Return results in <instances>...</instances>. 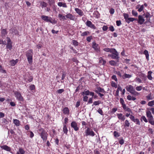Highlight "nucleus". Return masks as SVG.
Masks as SVG:
<instances>
[{
    "mask_svg": "<svg viewBox=\"0 0 154 154\" xmlns=\"http://www.w3.org/2000/svg\"><path fill=\"white\" fill-rule=\"evenodd\" d=\"M130 125V123L129 122V121L127 120H125V122H124V127H129Z\"/></svg>",
    "mask_w": 154,
    "mask_h": 154,
    "instance_id": "c756f323",
    "label": "nucleus"
},
{
    "mask_svg": "<svg viewBox=\"0 0 154 154\" xmlns=\"http://www.w3.org/2000/svg\"><path fill=\"white\" fill-rule=\"evenodd\" d=\"M93 47L96 50H97L98 49V45L96 44L95 42H94L93 44Z\"/></svg>",
    "mask_w": 154,
    "mask_h": 154,
    "instance_id": "473e14b6",
    "label": "nucleus"
},
{
    "mask_svg": "<svg viewBox=\"0 0 154 154\" xmlns=\"http://www.w3.org/2000/svg\"><path fill=\"white\" fill-rule=\"evenodd\" d=\"M125 88L127 91L130 92L131 93L134 90L133 87L131 85H128Z\"/></svg>",
    "mask_w": 154,
    "mask_h": 154,
    "instance_id": "9d476101",
    "label": "nucleus"
},
{
    "mask_svg": "<svg viewBox=\"0 0 154 154\" xmlns=\"http://www.w3.org/2000/svg\"><path fill=\"white\" fill-rule=\"evenodd\" d=\"M143 88V87L141 86H138L136 88V89L137 91H141Z\"/></svg>",
    "mask_w": 154,
    "mask_h": 154,
    "instance_id": "864d4df0",
    "label": "nucleus"
},
{
    "mask_svg": "<svg viewBox=\"0 0 154 154\" xmlns=\"http://www.w3.org/2000/svg\"><path fill=\"white\" fill-rule=\"evenodd\" d=\"M119 90H120V91H122V88H121V87H119L117 89V90L116 91V96H118L119 91Z\"/></svg>",
    "mask_w": 154,
    "mask_h": 154,
    "instance_id": "c03bdc74",
    "label": "nucleus"
},
{
    "mask_svg": "<svg viewBox=\"0 0 154 154\" xmlns=\"http://www.w3.org/2000/svg\"><path fill=\"white\" fill-rule=\"evenodd\" d=\"M41 5H42V8L46 7L48 5V4L45 2H42L41 3Z\"/></svg>",
    "mask_w": 154,
    "mask_h": 154,
    "instance_id": "a18cd8bd",
    "label": "nucleus"
},
{
    "mask_svg": "<svg viewBox=\"0 0 154 154\" xmlns=\"http://www.w3.org/2000/svg\"><path fill=\"white\" fill-rule=\"evenodd\" d=\"M1 147L2 149L4 150H5L6 151H10L11 150V148L9 147L7 145H4L1 146Z\"/></svg>",
    "mask_w": 154,
    "mask_h": 154,
    "instance_id": "6ab92c4d",
    "label": "nucleus"
},
{
    "mask_svg": "<svg viewBox=\"0 0 154 154\" xmlns=\"http://www.w3.org/2000/svg\"><path fill=\"white\" fill-rule=\"evenodd\" d=\"M152 72L151 71H149L148 72V75L147 77L148 79L150 80H152V77L151 75V74L152 73Z\"/></svg>",
    "mask_w": 154,
    "mask_h": 154,
    "instance_id": "c9c22d12",
    "label": "nucleus"
},
{
    "mask_svg": "<svg viewBox=\"0 0 154 154\" xmlns=\"http://www.w3.org/2000/svg\"><path fill=\"white\" fill-rule=\"evenodd\" d=\"M130 119L132 121L135 123L137 124L140 125L139 120L137 119H136L133 116H131Z\"/></svg>",
    "mask_w": 154,
    "mask_h": 154,
    "instance_id": "1a4fd4ad",
    "label": "nucleus"
},
{
    "mask_svg": "<svg viewBox=\"0 0 154 154\" xmlns=\"http://www.w3.org/2000/svg\"><path fill=\"white\" fill-rule=\"evenodd\" d=\"M146 97L147 100H152L153 99V97L152 96L151 93L149 94L147 96H146Z\"/></svg>",
    "mask_w": 154,
    "mask_h": 154,
    "instance_id": "b1692460",
    "label": "nucleus"
},
{
    "mask_svg": "<svg viewBox=\"0 0 154 154\" xmlns=\"http://www.w3.org/2000/svg\"><path fill=\"white\" fill-rule=\"evenodd\" d=\"M122 107L125 111H127L128 112H131V109L127 107L125 105H124L123 106H122Z\"/></svg>",
    "mask_w": 154,
    "mask_h": 154,
    "instance_id": "7c9ffc66",
    "label": "nucleus"
},
{
    "mask_svg": "<svg viewBox=\"0 0 154 154\" xmlns=\"http://www.w3.org/2000/svg\"><path fill=\"white\" fill-rule=\"evenodd\" d=\"M13 123L17 126H19L20 125V122L17 119H14Z\"/></svg>",
    "mask_w": 154,
    "mask_h": 154,
    "instance_id": "aec40b11",
    "label": "nucleus"
},
{
    "mask_svg": "<svg viewBox=\"0 0 154 154\" xmlns=\"http://www.w3.org/2000/svg\"><path fill=\"white\" fill-rule=\"evenodd\" d=\"M7 34V32L6 30L5 29H4L2 30L1 31V34L2 36H5V35Z\"/></svg>",
    "mask_w": 154,
    "mask_h": 154,
    "instance_id": "2f4dec72",
    "label": "nucleus"
},
{
    "mask_svg": "<svg viewBox=\"0 0 154 154\" xmlns=\"http://www.w3.org/2000/svg\"><path fill=\"white\" fill-rule=\"evenodd\" d=\"M148 120L149 123L154 126V120L153 119V118L149 119Z\"/></svg>",
    "mask_w": 154,
    "mask_h": 154,
    "instance_id": "79ce46f5",
    "label": "nucleus"
},
{
    "mask_svg": "<svg viewBox=\"0 0 154 154\" xmlns=\"http://www.w3.org/2000/svg\"><path fill=\"white\" fill-rule=\"evenodd\" d=\"M63 112L64 114L69 115V110L68 107H66L63 109Z\"/></svg>",
    "mask_w": 154,
    "mask_h": 154,
    "instance_id": "dca6fc26",
    "label": "nucleus"
},
{
    "mask_svg": "<svg viewBox=\"0 0 154 154\" xmlns=\"http://www.w3.org/2000/svg\"><path fill=\"white\" fill-rule=\"evenodd\" d=\"M154 105V100H152L149 102L148 103V105L150 106H152Z\"/></svg>",
    "mask_w": 154,
    "mask_h": 154,
    "instance_id": "a19ab883",
    "label": "nucleus"
},
{
    "mask_svg": "<svg viewBox=\"0 0 154 154\" xmlns=\"http://www.w3.org/2000/svg\"><path fill=\"white\" fill-rule=\"evenodd\" d=\"M140 120L141 122L143 120L146 122H148V121L146 118L144 116H143L141 117Z\"/></svg>",
    "mask_w": 154,
    "mask_h": 154,
    "instance_id": "4c0bfd02",
    "label": "nucleus"
},
{
    "mask_svg": "<svg viewBox=\"0 0 154 154\" xmlns=\"http://www.w3.org/2000/svg\"><path fill=\"white\" fill-rule=\"evenodd\" d=\"M132 14L133 16H134L135 17H137V14H138L137 13L136 11H135L134 10L132 11Z\"/></svg>",
    "mask_w": 154,
    "mask_h": 154,
    "instance_id": "603ef678",
    "label": "nucleus"
},
{
    "mask_svg": "<svg viewBox=\"0 0 154 154\" xmlns=\"http://www.w3.org/2000/svg\"><path fill=\"white\" fill-rule=\"evenodd\" d=\"M135 81L139 83H140L142 82L141 80L139 78H136L134 79Z\"/></svg>",
    "mask_w": 154,
    "mask_h": 154,
    "instance_id": "de8ad7c7",
    "label": "nucleus"
},
{
    "mask_svg": "<svg viewBox=\"0 0 154 154\" xmlns=\"http://www.w3.org/2000/svg\"><path fill=\"white\" fill-rule=\"evenodd\" d=\"M94 91L97 94L100 93V92L104 93L105 91L103 88H102L100 87H97Z\"/></svg>",
    "mask_w": 154,
    "mask_h": 154,
    "instance_id": "9b49d317",
    "label": "nucleus"
},
{
    "mask_svg": "<svg viewBox=\"0 0 154 154\" xmlns=\"http://www.w3.org/2000/svg\"><path fill=\"white\" fill-rule=\"evenodd\" d=\"M30 89L31 90H34L35 89V86L33 85H31L30 86Z\"/></svg>",
    "mask_w": 154,
    "mask_h": 154,
    "instance_id": "052dcab7",
    "label": "nucleus"
},
{
    "mask_svg": "<svg viewBox=\"0 0 154 154\" xmlns=\"http://www.w3.org/2000/svg\"><path fill=\"white\" fill-rule=\"evenodd\" d=\"M92 39V36H88L87 38V40L88 42H91V40Z\"/></svg>",
    "mask_w": 154,
    "mask_h": 154,
    "instance_id": "0e129e2a",
    "label": "nucleus"
},
{
    "mask_svg": "<svg viewBox=\"0 0 154 154\" xmlns=\"http://www.w3.org/2000/svg\"><path fill=\"white\" fill-rule=\"evenodd\" d=\"M33 52L32 50H29L26 52V57H32Z\"/></svg>",
    "mask_w": 154,
    "mask_h": 154,
    "instance_id": "2eb2a0df",
    "label": "nucleus"
},
{
    "mask_svg": "<svg viewBox=\"0 0 154 154\" xmlns=\"http://www.w3.org/2000/svg\"><path fill=\"white\" fill-rule=\"evenodd\" d=\"M18 152L21 154H24L25 152L24 150L22 148H20L19 149Z\"/></svg>",
    "mask_w": 154,
    "mask_h": 154,
    "instance_id": "09e8293b",
    "label": "nucleus"
},
{
    "mask_svg": "<svg viewBox=\"0 0 154 154\" xmlns=\"http://www.w3.org/2000/svg\"><path fill=\"white\" fill-rule=\"evenodd\" d=\"M111 85L112 87H114L115 88H117V85L116 84V83L114 82H111Z\"/></svg>",
    "mask_w": 154,
    "mask_h": 154,
    "instance_id": "6e6d98bb",
    "label": "nucleus"
},
{
    "mask_svg": "<svg viewBox=\"0 0 154 154\" xmlns=\"http://www.w3.org/2000/svg\"><path fill=\"white\" fill-rule=\"evenodd\" d=\"M88 97L86 96H84L83 98V100L85 102H86L88 101Z\"/></svg>",
    "mask_w": 154,
    "mask_h": 154,
    "instance_id": "bf43d9fd",
    "label": "nucleus"
},
{
    "mask_svg": "<svg viewBox=\"0 0 154 154\" xmlns=\"http://www.w3.org/2000/svg\"><path fill=\"white\" fill-rule=\"evenodd\" d=\"M85 24L87 26L91 28L94 29H96V27L89 20L87 21L85 23Z\"/></svg>",
    "mask_w": 154,
    "mask_h": 154,
    "instance_id": "0eeeda50",
    "label": "nucleus"
},
{
    "mask_svg": "<svg viewBox=\"0 0 154 154\" xmlns=\"http://www.w3.org/2000/svg\"><path fill=\"white\" fill-rule=\"evenodd\" d=\"M18 59H16L15 60H12L10 61V64L12 66H14L18 62Z\"/></svg>",
    "mask_w": 154,
    "mask_h": 154,
    "instance_id": "5701e85b",
    "label": "nucleus"
},
{
    "mask_svg": "<svg viewBox=\"0 0 154 154\" xmlns=\"http://www.w3.org/2000/svg\"><path fill=\"white\" fill-rule=\"evenodd\" d=\"M63 131L65 134H67L68 130L67 128L66 125V124H63Z\"/></svg>",
    "mask_w": 154,
    "mask_h": 154,
    "instance_id": "bb28decb",
    "label": "nucleus"
},
{
    "mask_svg": "<svg viewBox=\"0 0 154 154\" xmlns=\"http://www.w3.org/2000/svg\"><path fill=\"white\" fill-rule=\"evenodd\" d=\"M131 94L136 96H137L139 94V93L135 91V89L131 92Z\"/></svg>",
    "mask_w": 154,
    "mask_h": 154,
    "instance_id": "3c124183",
    "label": "nucleus"
},
{
    "mask_svg": "<svg viewBox=\"0 0 154 154\" xmlns=\"http://www.w3.org/2000/svg\"><path fill=\"white\" fill-rule=\"evenodd\" d=\"M117 116L118 119L122 121H124L125 119V116L122 114L120 113L117 114Z\"/></svg>",
    "mask_w": 154,
    "mask_h": 154,
    "instance_id": "ddd939ff",
    "label": "nucleus"
},
{
    "mask_svg": "<svg viewBox=\"0 0 154 154\" xmlns=\"http://www.w3.org/2000/svg\"><path fill=\"white\" fill-rule=\"evenodd\" d=\"M58 16L60 20L62 19L63 20H66V18L65 17V16L63 15L62 14H59L58 15Z\"/></svg>",
    "mask_w": 154,
    "mask_h": 154,
    "instance_id": "c85d7f7f",
    "label": "nucleus"
},
{
    "mask_svg": "<svg viewBox=\"0 0 154 154\" xmlns=\"http://www.w3.org/2000/svg\"><path fill=\"white\" fill-rule=\"evenodd\" d=\"M75 10L76 12V13L78 14L80 16H82L83 15V12L81 10L77 8H75Z\"/></svg>",
    "mask_w": 154,
    "mask_h": 154,
    "instance_id": "4468645a",
    "label": "nucleus"
},
{
    "mask_svg": "<svg viewBox=\"0 0 154 154\" xmlns=\"http://www.w3.org/2000/svg\"><path fill=\"white\" fill-rule=\"evenodd\" d=\"M66 17L67 18L71 20H74L75 19L74 16L70 13H69L67 14L66 15Z\"/></svg>",
    "mask_w": 154,
    "mask_h": 154,
    "instance_id": "f8f14e48",
    "label": "nucleus"
},
{
    "mask_svg": "<svg viewBox=\"0 0 154 154\" xmlns=\"http://www.w3.org/2000/svg\"><path fill=\"white\" fill-rule=\"evenodd\" d=\"M101 103V101H100L99 100L94 101V102L93 103L92 105V106H93L94 105H98Z\"/></svg>",
    "mask_w": 154,
    "mask_h": 154,
    "instance_id": "e433bc0d",
    "label": "nucleus"
},
{
    "mask_svg": "<svg viewBox=\"0 0 154 154\" xmlns=\"http://www.w3.org/2000/svg\"><path fill=\"white\" fill-rule=\"evenodd\" d=\"M71 126L75 131L79 130V128L78 127V124L75 122H72L71 124Z\"/></svg>",
    "mask_w": 154,
    "mask_h": 154,
    "instance_id": "423d86ee",
    "label": "nucleus"
},
{
    "mask_svg": "<svg viewBox=\"0 0 154 154\" xmlns=\"http://www.w3.org/2000/svg\"><path fill=\"white\" fill-rule=\"evenodd\" d=\"M12 43H8L7 45V48L11 50L12 48Z\"/></svg>",
    "mask_w": 154,
    "mask_h": 154,
    "instance_id": "49530a36",
    "label": "nucleus"
},
{
    "mask_svg": "<svg viewBox=\"0 0 154 154\" xmlns=\"http://www.w3.org/2000/svg\"><path fill=\"white\" fill-rule=\"evenodd\" d=\"M114 48H105L103 49V50L106 52H110V53L113 52Z\"/></svg>",
    "mask_w": 154,
    "mask_h": 154,
    "instance_id": "cd10ccee",
    "label": "nucleus"
},
{
    "mask_svg": "<svg viewBox=\"0 0 154 154\" xmlns=\"http://www.w3.org/2000/svg\"><path fill=\"white\" fill-rule=\"evenodd\" d=\"M110 64L112 66H116L117 64V62H115L114 60H111L109 62Z\"/></svg>",
    "mask_w": 154,
    "mask_h": 154,
    "instance_id": "37998d69",
    "label": "nucleus"
},
{
    "mask_svg": "<svg viewBox=\"0 0 154 154\" xmlns=\"http://www.w3.org/2000/svg\"><path fill=\"white\" fill-rule=\"evenodd\" d=\"M116 23L117 25L118 26H120L121 24V22L120 20L116 21Z\"/></svg>",
    "mask_w": 154,
    "mask_h": 154,
    "instance_id": "e2e57ef3",
    "label": "nucleus"
},
{
    "mask_svg": "<svg viewBox=\"0 0 154 154\" xmlns=\"http://www.w3.org/2000/svg\"><path fill=\"white\" fill-rule=\"evenodd\" d=\"M111 78L112 79L115 80L116 82H117V78L116 76V75H113L112 76Z\"/></svg>",
    "mask_w": 154,
    "mask_h": 154,
    "instance_id": "13d9d810",
    "label": "nucleus"
},
{
    "mask_svg": "<svg viewBox=\"0 0 154 154\" xmlns=\"http://www.w3.org/2000/svg\"><path fill=\"white\" fill-rule=\"evenodd\" d=\"M119 143L121 145H122L124 143V141L123 139H121L119 140Z\"/></svg>",
    "mask_w": 154,
    "mask_h": 154,
    "instance_id": "69168bd1",
    "label": "nucleus"
},
{
    "mask_svg": "<svg viewBox=\"0 0 154 154\" xmlns=\"http://www.w3.org/2000/svg\"><path fill=\"white\" fill-rule=\"evenodd\" d=\"M64 91L63 89H60L57 90V92L59 94H61Z\"/></svg>",
    "mask_w": 154,
    "mask_h": 154,
    "instance_id": "680f3d73",
    "label": "nucleus"
},
{
    "mask_svg": "<svg viewBox=\"0 0 154 154\" xmlns=\"http://www.w3.org/2000/svg\"><path fill=\"white\" fill-rule=\"evenodd\" d=\"M146 115L147 117L148 118V119H149L153 118V116L151 114V112L149 110H147L146 111Z\"/></svg>",
    "mask_w": 154,
    "mask_h": 154,
    "instance_id": "f3484780",
    "label": "nucleus"
},
{
    "mask_svg": "<svg viewBox=\"0 0 154 154\" xmlns=\"http://www.w3.org/2000/svg\"><path fill=\"white\" fill-rule=\"evenodd\" d=\"M73 44L75 46H78V42L76 40H73L72 42Z\"/></svg>",
    "mask_w": 154,
    "mask_h": 154,
    "instance_id": "5fc2aeb1",
    "label": "nucleus"
},
{
    "mask_svg": "<svg viewBox=\"0 0 154 154\" xmlns=\"http://www.w3.org/2000/svg\"><path fill=\"white\" fill-rule=\"evenodd\" d=\"M143 54L145 55L146 59L147 60H148L149 59V54L148 51L147 50H145L144 51Z\"/></svg>",
    "mask_w": 154,
    "mask_h": 154,
    "instance_id": "393cba45",
    "label": "nucleus"
},
{
    "mask_svg": "<svg viewBox=\"0 0 154 154\" xmlns=\"http://www.w3.org/2000/svg\"><path fill=\"white\" fill-rule=\"evenodd\" d=\"M85 135L86 136L90 135L92 137L95 135L94 132L92 131L90 129L88 128L85 131Z\"/></svg>",
    "mask_w": 154,
    "mask_h": 154,
    "instance_id": "20e7f679",
    "label": "nucleus"
},
{
    "mask_svg": "<svg viewBox=\"0 0 154 154\" xmlns=\"http://www.w3.org/2000/svg\"><path fill=\"white\" fill-rule=\"evenodd\" d=\"M113 135L115 137H119L120 136L119 133L117 132L116 131H115L113 132Z\"/></svg>",
    "mask_w": 154,
    "mask_h": 154,
    "instance_id": "ea45409f",
    "label": "nucleus"
},
{
    "mask_svg": "<svg viewBox=\"0 0 154 154\" xmlns=\"http://www.w3.org/2000/svg\"><path fill=\"white\" fill-rule=\"evenodd\" d=\"M90 34V32L89 31H85L83 32H82L81 34V36H86L88 35H89Z\"/></svg>",
    "mask_w": 154,
    "mask_h": 154,
    "instance_id": "f704fd0d",
    "label": "nucleus"
},
{
    "mask_svg": "<svg viewBox=\"0 0 154 154\" xmlns=\"http://www.w3.org/2000/svg\"><path fill=\"white\" fill-rule=\"evenodd\" d=\"M38 132L43 141L46 142L48 136L47 132L44 129L42 128L39 129Z\"/></svg>",
    "mask_w": 154,
    "mask_h": 154,
    "instance_id": "f03ea898",
    "label": "nucleus"
},
{
    "mask_svg": "<svg viewBox=\"0 0 154 154\" xmlns=\"http://www.w3.org/2000/svg\"><path fill=\"white\" fill-rule=\"evenodd\" d=\"M41 18L42 20L46 22H49L51 23H52L51 21L52 18L50 17L45 15H42L41 16Z\"/></svg>",
    "mask_w": 154,
    "mask_h": 154,
    "instance_id": "39448f33",
    "label": "nucleus"
},
{
    "mask_svg": "<svg viewBox=\"0 0 154 154\" xmlns=\"http://www.w3.org/2000/svg\"><path fill=\"white\" fill-rule=\"evenodd\" d=\"M109 30L112 32H113L114 30V27L112 26H110L109 27Z\"/></svg>",
    "mask_w": 154,
    "mask_h": 154,
    "instance_id": "774afa93",
    "label": "nucleus"
},
{
    "mask_svg": "<svg viewBox=\"0 0 154 154\" xmlns=\"http://www.w3.org/2000/svg\"><path fill=\"white\" fill-rule=\"evenodd\" d=\"M15 94L16 97L19 100L23 101V98L20 93L16 91L15 92Z\"/></svg>",
    "mask_w": 154,
    "mask_h": 154,
    "instance_id": "6e6552de",
    "label": "nucleus"
},
{
    "mask_svg": "<svg viewBox=\"0 0 154 154\" xmlns=\"http://www.w3.org/2000/svg\"><path fill=\"white\" fill-rule=\"evenodd\" d=\"M144 8L143 5H142L140 6L139 5L137 6L136 7V9H138V11L139 12H140L143 11Z\"/></svg>",
    "mask_w": 154,
    "mask_h": 154,
    "instance_id": "4be33fe9",
    "label": "nucleus"
},
{
    "mask_svg": "<svg viewBox=\"0 0 154 154\" xmlns=\"http://www.w3.org/2000/svg\"><path fill=\"white\" fill-rule=\"evenodd\" d=\"M111 53L112 54V58L113 59H117V61L118 62V59H119V53L117 52V51L115 49L113 51V52H112Z\"/></svg>",
    "mask_w": 154,
    "mask_h": 154,
    "instance_id": "7ed1b4c3",
    "label": "nucleus"
},
{
    "mask_svg": "<svg viewBox=\"0 0 154 154\" xmlns=\"http://www.w3.org/2000/svg\"><path fill=\"white\" fill-rule=\"evenodd\" d=\"M150 17V14L148 12H147L146 13L142 15H139L138 16V19H137L136 20L137 21L138 23H139L140 25L142 24L145 21L144 18H146V21L144 23H147L148 22H149V18Z\"/></svg>",
    "mask_w": 154,
    "mask_h": 154,
    "instance_id": "f257e3e1",
    "label": "nucleus"
},
{
    "mask_svg": "<svg viewBox=\"0 0 154 154\" xmlns=\"http://www.w3.org/2000/svg\"><path fill=\"white\" fill-rule=\"evenodd\" d=\"M59 7H63L64 8H67V6L65 3L63 2H59L57 3Z\"/></svg>",
    "mask_w": 154,
    "mask_h": 154,
    "instance_id": "a211bd4d",
    "label": "nucleus"
},
{
    "mask_svg": "<svg viewBox=\"0 0 154 154\" xmlns=\"http://www.w3.org/2000/svg\"><path fill=\"white\" fill-rule=\"evenodd\" d=\"M131 75L128 74L126 73H125L122 76V77L123 79H125L126 78H129L131 77Z\"/></svg>",
    "mask_w": 154,
    "mask_h": 154,
    "instance_id": "a878e982",
    "label": "nucleus"
},
{
    "mask_svg": "<svg viewBox=\"0 0 154 154\" xmlns=\"http://www.w3.org/2000/svg\"><path fill=\"white\" fill-rule=\"evenodd\" d=\"M33 78L32 76H29L28 77V78L26 77L25 78V80L26 82H31Z\"/></svg>",
    "mask_w": 154,
    "mask_h": 154,
    "instance_id": "412c9836",
    "label": "nucleus"
},
{
    "mask_svg": "<svg viewBox=\"0 0 154 154\" xmlns=\"http://www.w3.org/2000/svg\"><path fill=\"white\" fill-rule=\"evenodd\" d=\"M28 61L29 64H31L32 62V57H27Z\"/></svg>",
    "mask_w": 154,
    "mask_h": 154,
    "instance_id": "58836bf2",
    "label": "nucleus"
},
{
    "mask_svg": "<svg viewBox=\"0 0 154 154\" xmlns=\"http://www.w3.org/2000/svg\"><path fill=\"white\" fill-rule=\"evenodd\" d=\"M110 13L111 14H113L114 12V10L113 8H111L109 11Z\"/></svg>",
    "mask_w": 154,
    "mask_h": 154,
    "instance_id": "338daca9",
    "label": "nucleus"
},
{
    "mask_svg": "<svg viewBox=\"0 0 154 154\" xmlns=\"http://www.w3.org/2000/svg\"><path fill=\"white\" fill-rule=\"evenodd\" d=\"M123 15L124 17L125 20L126 21H127V20H128V19L129 17H128V15L127 14H126L124 13L123 14Z\"/></svg>",
    "mask_w": 154,
    "mask_h": 154,
    "instance_id": "8fccbe9b",
    "label": "nucleus"
},
{
    "mask_svg": "<svg viewBox=\"0 0 154 154\" xmlns=\"http://www.w3.org/2000/svg\"><path fill=\"white\" fill-rule=\"evenodd\" d=\"M120 103L122 104V106L125 105V104L124 101L122 98H120Z\"/></svg>",
    "mask_w": 154,
    "mask_h": 154,
    "instance_id": "4d7b16f0",
    "label": "nucleus"
},
{
    "mask_svg": "<svg viewBox=\"0 0 154 154\" xmlns=\"http://www.w3.org/2000/svg\"><path fill=\"white\" fill-rule=\"evenodd\" d=\"M137 19L134 18L129 17L127 20L126 22L128 23H129L130 22H133L135 20H136Z\"/></svg>",
    "mask_w": 154,
    "mask_h": 154,
    "instance_id": "72a5a7b5",
    "label": "nucleus"
}]
</instances>
